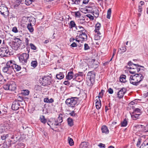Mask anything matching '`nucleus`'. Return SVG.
Masks as SVG:
<instances>
[{"label":"nucleus","instance_id":"7c9ffc66","mask_svg":"<svg viewBox=\"0 0 148 148\" xmlns=\"http://www.w3.org/2000/svg\"><path fill=\"white\" fill-rule=\"evenodd\" d=\"M99 101H97L95 103L96 107L97 109H99L101 107V103L100 100Z\"/></svg>","mask_w":148,"mask_h":148},{"label":"nucleus","instance_id":"6ab92c4d","mask_svg":"<svg viewBox=\"0 0 148 148\" xmlns=\"http://www.w3.org/2000/svg\"><path fill=\"white\" fill-rule=\"evenodd\" d=\"M34 23H28L27 25V28L31 32H32L34 31V28L32 27L33 25H34Z\"/></svg>","mask_w":148,"mask_h":148},{"label":"nucleus","instance_id":"ea45409f","mask_svg":"<svg viewBox=\"0 0 148 148\" xmlns=\"http://www.w3.org/2000/svg\"><path fill=\"white\" fill-rule=\"evenodd\" d=\"M104 92V90H101V91L99 93V96H98V97L99 98H102L103 96Z\"/></svg>","mask_w":148,"mask_h":148},{"label":"nucleus","instance_id":"20e7f679","mask_svg":"<svg viewBox=\"0 0 148 148\" xmlns=\"http://www.w3.org/2000/svg\"><path fill=\"white\" fill-rule=\"evenodd\" d=\"M87 7L88 9L86 10L87 11H89V12L92 13L96 18L99 16V12L98 8L96 7L94 3H91L90 5L87 6Z\"/></svg>","mask_w":148,"mask_h":148},{"label":"nucleus","instance_id":"79ce46f5","mask_svg":"<svg viewBox=\"0 0 148 148\" xmlns=\"http://www.w3.org/2000/svg\"><path fill=\"white\" fill-rule=\"evenodd\" d=\"M83 73L82 72H79L78 73H76L75 75V78H77L79 76H81L82 78Z\"/></svg>","mask_w":148,"mask_h":148},{"label":"nucleus","instance_id":"f03ea898","mask_svg":"<svg viewBox=\"0 0 148 148\" xmlns=\"http://www.w3.org/2000/svg\"><path fill=\"white\" fill-rule=\"evenodd\" d=\"M78 28L80 29L78 31V33L79 35L76 37L75 40L78 42H81L82 43V42L86 41L87 40V36L86 33V31L81 26H79Z\"/></svg>","mask_w":148,"mask_h":148},{"label":"nucleus","instance_id":"9d476101","mask_svg":"<svg viewBox=\"0 0 148 148\" xmlns=\"http://www.w3.org/2000/svg\"><path fill=\"white\" fill-rule=\"evenodd\" d=\"M10 52L8 47H1L0 49V56L1 57L7 56L10 55Z\"/></svg>","mask_w":148,"mask_h":148},{"label":"nucleus","instance_id":"4c0bfd02","mask_svg":"<svg viewBox=\"0 0 148 148\" xmlns=\"http://www.w3.org/2000/svg\"><path fill=\"white\" fill-rule=\"evenodd\" d=\"M144 126L142 125H136L135 127L136 128L138 129V131H140V129L142 128H144Z\"/></svg>","mask_w":148,"mask_h":148},{"label":"nucleus","instance_id":"3c124183","mask_svg":"<svg viewBox=\"0 0 148 148\" xmlns=\"http://www.w3.org/2000/svg\"><path fill=\"white\" fill-rule=\"evenodd\" d=\"M35 19L34 18H30L29 19V23H34Z\"/></svg>","mask_w":148,"mask_h":148},{"label":"nucleus","instance_id":"423d86ee","mask_svg":"<svg viewBox=\"0 0 148 148\" xmlns=\"http://www.w3.org/2000/svg\"><path fill=\"white\" fill-rule=\"evenodd\" d=\"M78 99L77 97H71L66 99L65 103L69 107L73 108L77 104Z\"/></svg>","mask_w":148,"mask_h":148},{"label":"nucleus","instance_id":"4d7b16f0","mask_svg":"<svg viewBox=\"0 0 148 148\" xmlns=\"http://www.w3.org/2000/svg\"><path fill=\"white\" fill-rule=\"evenodd\" d=\"M98 146L100 148H102V147H104V148H105V145L103 144L102 143H99V144Z\"/></svg>","mask_w":148,"mask_h":148},{"label":"nucleus","instance_id":"f8f14e48","mask_svg":"<svg viewBox=\"0 0 148 148\" xmlns=\"http://www.w3.org/2000/svg\"><path fill=\"white\" fill-rule=\"evenodd\" d=\"M101 27V24L99 23H97L95 26V29L94 31L95 33H97V34L95 35V38H97V40L100 39V37L101 36V34L99 31Z\"/></svg>","mask_w":148,"mask_h":148},{"label":"nucleus","instance_id":"774afa93","mask_svg":"<svg viewBox=\"0 0 148 148\" xmlns=\"http://www.w3.org/2000/svg\"><path fill=\"white\" fill-rule=\"evenodd\" d=\"M133 64H134L132 63L131 62V61H130L128 62V65L129 66H132L133 65Z\"/></svg>","mask_w":148,"mask_h":148},{"label":"nucleus","instance_id":"f257e3e1","mask_svg":"<svg viewBox=\"0 0 148 148\" xmlns=\"http://www.w3.org/2000/svg\"><path fill=\"white\" fill-rule=\"evenodd\" d=\"M14 61L11 60L8 62L5 66L3 69V71L9 75L12 74L15 71H19L21 67V66L14 63Z\"/></svg>","mask_w":148,"mask_h":148},{"label":"nucleus","instance_id":"c756f323","mask_svg":"<svg viewBox=\"0 0 148 148\" xmlns=\"http://www.w3.org/2000/svg\"><path fill=\"white\" fill-rule=\"evenodd\" d=\"M44 101L45 102L47 103H52L53 102V100L52 98L49 99L48 98L46 97L44 99Z\"/></svg>","mask_w":148,"mask_h":148},{"label":"nucleus","instance_id":"9b49d317","mask_svg":"<svg viewBox=\"0 0 148 148\" xmlns=\"http://www.w3.org/2000/svg\"><path fill=\"white\" fill-rule=\"evenodd\" d=\"M132 66V70L129 71L130 73L132 74H136L140 70V67L144 68L143 66H141L137 64H133Z\"/></svg>","mask_w":148,"mask_h":148},{"label":"nucleus","instance_id":"de8ad7c7","mask_svg":"<svg viewBox=\"0 0 148 148\" xmlns=\"http://www.w3.org/2000/svg\"><path fill=\"white\" fill-rule=\"evenodd\" d=\"M148 95V92L147 91H145L143 95V98H145L147 97Z\"/></svg>","mask_w":148,"mask_h":148},{"label":"nucleus","instance_id":"09e8293b","mask_svg":"<svg viewBox=\"0 0 148 148\" xmlns=\"http://www.w3.org/2000/svg\"><path fill=\"white\" fill-rule=\"evenodd\" d=\"M86 16L87 17L89 18L90 20H93L94 19L93 16L90 14H87Z\"/></svg>","mask_w":148,"mask_h":148},{"label":"nucleus","instance_id":"0e129e2a","mask_svg":"<svg viewBox=\"0 0 148 148\" xmlns=\"http://www.w3.org/2000/svg\"><path fill=\"white\" fill-rule=\"evenodd\" d=\"M24 93L26 95H29V91L27 90H25L24 91Z\"/></svg>","mask_w":148,"mask_h":148},{"label":"nucleus","instance_id":"2eb2a0df","mask_svg":"<svg viewBox=\"0 0 148 148\" xmlns=\"http://www.w3.org/2000/svg\"><path fill=\"white\" fill-rule=\"evenodd\" d=\"M19 105L17 101H15L13 102L12 108L13 110H17L19 108Z\"/></svg>","mask_w":148,"mask_h":148},{"label":"nucleus","instance_id":"e433bc0d","mask_svg":"<svg viewBox=\"0 0 148 148\" xmlns=\"http://www.w3.org/2000/svg\"><path fill=\"white\" fill-rule=\"evenodd\" d=\"M9 134H3L1 136V138L2 140H5L6 138H8Z\"/></svg>","mask_w":148,"mask_h":148},{"label":"nucleus","instance_id":"338daca9","mask_svg":"<svg viewBox=\"0 0 148 148\" xmlns=\"http://www.w3.org/2000/svg\"><path fill=\"white\" fill-rule=\"evenodd\" d=\"M74 4H79V3L81 1L80 0H75Z\"/></svg>","mask_w":148,"mask_h":148},{"label":"nucleus","instance_id":"f704fd0d","mask_svg":"<svg viewBox=\"0 0 148 148\" xmlns=\"http://www.w3.org/2000/svg\"><path fill=\"white\" fill-rule=\"evenodd\" d=\"M111 13V10L109 8L107 12V18L108 19H110Z\"/></svg>","mask_w":148,"mask_h":148},{"label":"nucleus","instance_id":"412c9836","mask_svg":"<svg viewBox=\"0 0 148 148\" xmlns=\"http://www.w3.org/2000/svg\"><path fill=\"white\" fill-rule=\"evenodd\" d=\"M73 73L72 71H70L68 73L66 76V79L69 80H71L73 78Z\"/></svg>","mask_w":148,"mask_h":148},{"label":"nucleus","instance_id":"a211bd4d","mask_svg":"<svg viewBox=\"0 0 148 148\" xmlns=\"http://www.w3.org/2000/svg\"><path fill=\"white\" fill-rule=\"evenodd\" d=\"M101 130L102 133H105L106 134H108L109 132V131L108 128L106 125L103 126L101 128Z\"/></svg>","mask_w":148,"mask_h":148},{"label":"nucleus","instance_id":"c03bdc74","mask_svg":"<svg viewBox=\"0 0 148 148\" xmlns=\"http://www.w3.org/2000/svg\"><path fill=\"white\" fill-rule=\"evenodd\" d=\"M133 112L139 114H140L141 112L140 110L138 108H136L134 110Z\"/></svg>","mask_w":148,"mask_h":148},{"label":"nucleus","instance_id":"603ef678","mask_svg":"<svg viewBox=\"0 0 148 148\" xmlns=\"http://www.w3.org/2000/svg\"><path fill=\"white\" fill-rule=\"evenodd\" d=\"M29 40L27 38H25V42L26 45L27 46L29 45Z\"/></svg>","mask_w":148,"mask_h":148},{"label":"nucleus","instance_id":"ddd939ff","mask_svg":"<svg viewBox=\"0 0 148 148\" xmlns=\"http://www.w3.org/2000/svg\"><path fill=\"white\" fill-rule=\"evenodd\" d=\"M62 115L60 114L56 120L55 121V123L54 125L56 126L60 125H61V123L62 122Z\"/></svg>","mask_w":148,"mask_h":148},{"label":"nucleus","instance_id":"c85d7f7f","mask_svg":"<svg viewBox=\"0 0 148 148\" xmlns=\"http://www.w3.org/2000/svg\"><path fill=\"white\" fill-rule=\"evenodd\" d=\"M88 144L86 142H82L79 145V148H87Z\"/></svg>","mask_w":148,"mask_h":148},{"label":"nucleus","instance_id":"39448f33","mask_svg":"<svg viewBox=\"0 0 148 148\" xmlns=\"http://www.w3.org/2000/svg\"><path fill=\"white\" fill-rule=\"evenodd\" d=\"M95 74L92 71L89 72L87 74L86 77V83L87 85L89 86H91L95 82Z\"/></svg>","mask_w":148,"mask_h":148},{"label":"nucleus","instance_id":"aec40b11","mask_svg":"<svg viewBox=\"0 0 148 148\" xmlns=\"http://www.w3.org/2000/svg\"><path fill=\"white\" fill-rule=\"evenodd\" d=\"M136 112H133L131 114V116L132 119L134 120H136L137 119L138 117L140 114H137Z\"/></svg>","mask_w":148,"mask_h":148},{"label":"nucleus","instance_id":"dca6fc26","mask_svg":"<svg viewBox=\"0 0 148 148\" xmlns=\"http://www.w3.org/2000/svg\"><path fill=\"white\" fill-rule=\"evenodd\" d=\"M16 88L15 83L13 82H10L9 83V90H14Z\"/></svg>","mask_w":148,"mask_h":148},{"label":"nucleus","instance_id":"680f3d73","mask_svg":"<svg viewBox=\"0 0 148 148\" xmlns=\"http://www.w3.org/2000/svg\"><path fill=\"white\" fill-rule=\"evenodd\" d=\"M89 0H84L83 1V3L86 4L89 2Z\"/></svg>","mask_w":148,"mask_h":148},{"label":"nucleus","instance_id":"473e14b6","mask_svg":"<svg viewBox=\"0 0 148 148\" xmlns=\"http://www.w3.org/2000/svg\"><path fill=\"white\" fill-rule=\"evenodd\" d=\"M42 87L38 85H36L34 87V89L37 91H40L42 90Z\"/></svg>","mask_w":148,"mask_h":148},{"label":"nucleus","instance_id":"5701e85b","mask_svg":"<svg viewBox=\"0 0 148 148\" xmlns=\"http://www.w3.org/2000/svg\"><path fill=\"white\" fill-rule=\"evenodd\" d=\"M69 114L70 116H72L73 118H75L76 119L78 116L77 114L76 113H75L74 111H70V112Z\"/></svg>","mask_w":148,"mask_h":148},{"label":"nucleus","instance_id":"49530a36","mask_svg":"<svg viewBox=\"0 0 148 148\" xmlns=\"http://www.w3.org/2000/svg\"><path fill=\"white\" fill-rule=\"evenodd\" d=\"M90 49V47L86 43L84 45V50H87Z\"/></svg>","mask_w":148,"mask_h":148},{"label":"nucleus","instance_id":"c9c22d12","mask_svg":"<svg viewBox=\"0 0 148 148\" xmlns=\"http://www.w3.org/2000/svg\"><path fill=\"white\" fill-rule=\"evenodd\" d=\"M68 141L69 143L71 146H72L73 145L74 142L72 138L70 137H68Z\"/></svg>","mask_w":148,"mask_h":148},{"label":"nucleus","instance_id":"58836bf2","mask_svg":"<svg viewBox=\"0 0 148 148\" xmlns=\"http://www.w3.org/2000/svg\"><path fill=\"white\" fill-rule=\"evenodd\" d=\"M3 88L5 90H9V83L4 84Z\"/></svg>","mask_w":148,"mask_h":148},{"label":"nucleus","instance_id":"7ed1b4c3","mask_svg":"<svg viewBox=\"0 0 148 148\" xmlns=\"http://www.w3.org/2000/svg\"><path fill=\"white\" fill-rule=\"evenodd\" d=\"M144 78L143 75L140 73L131 75L130 78V83L133 85L137 86Z\"/></svg>","mask_w":148,"mask_h":148},{"label":"nucleus","instance_id":"393cba45","mask_svg":"<svg viewBox=\"0 0 148 148\" xmlns=\"http://www.w3.org/2000/svg\"><path fill=\"white\" fill-rule=\"evenodd\" d=\"M127 120L128 119L126 118L123 121L121 122V127H125L127 125Z\"/></svg>","mask_w":148,"mask_h":148},{"label":"nucleus","instance_id":"4be33fe9","mask_svg":"<svg viewBox=\"0 0 148 148\" xmlns=\"http://www.w3.org/2000/svg\"><path fill=\"white\" fill-rule=\"evenodd\" d=\"M140 148H148V140L144 141L140 147Z\"/></svg>","mask_w":148,"mask_h":148},{"label":"nucleus","instance_id":"4468645a","mask_svg":"<svg viewBox=\"0 0 148 148\" xmlns=\"http://www.w3.org/2000/svg\"><path fill=\"white\" fill-rule=\"evenodd\" d=\"M126 92V90L124 88H122L117 93V95L119 99L122 98Z\"/></svg>","mask_w":148,"mask_h":148},{"label":"nucleus","instance_id":"6e6552de","mask_svg":"<svg viewBox=\"0 0 148 148\" xmlns=\"http://www.w3.org/2000/svg\"><path fill=\"white\" fill-rule=\"evenodd\" d=\"M29 54L26 53H23L20 54L18 57V58L20 63L26 65L27 61L29 58Z\"/></svg>","mask_w":148,"mask_h":148},{"label":"nucleus","instance_id":"052dcab7","mask_svg":"<svg viewBox=\"0 0 148 148\" xmlns=\"http://www.w3.org/2000/svg\"><path fill=\"white\" fill-rule=\"evenodd\" d=\"M141 139H138V141L137 143V146L138 147L140 145V144L141 143Z\"/></svg>","mask_w":148,"mask_h":148},{"label":"nucleus","instance_id":"b1692460","mask_svg":"<svg viewBox=\"0 0 148 148\" xmlns=\"http://www.w3.org/2000/svg\"><path fill=\"white\" fill-rule=\"evenodd\" d=\"M67 122L69 125L71 127L73 125V119L70 118H69L67 119Z\"/></svg>","mask_w":148,"mask_h":148},{"label":"nucleus","instance_id":"864d4df0","mask_svg":"<svg viewBox=\"0 0 148 148\" xmlns=\"http://www.w3.org/2000/svg\"><path fill=\"white\" fill-rule=\"evenodd\" d=\"M70 46L71 47H76L77 46V45L76 44V43L74 42Z\"/></svg>","mask_w":148,"mask_h":148},{"label":"nucleus","instance_id":"72a5a7b5","mask_svg":"<svg viewBox=\"0 0 148 148\" xmlns=\"http://www.w3.org/2000/svg\"><path fill=\"white\" fill-rule=\"evenodd\" d=\"M37 62L36 60L33 61L31 63V66L34 68H35L37 66Z\"/></svg>","mask_w":148,"mask_h":148},{"label":"nucleus","instance_id":"69168bd1","mask_svg":"<svg viewBox=\"0 0 148 148\" xmlns=\"http://www.w3.org/2000/svg\"><path fill=\"white\" fill-rule=\"evenodd\" d=\"M64 84L66 85H69L70 84V82L68 81H65L64 82Z\"/></svg>","mask_w":148,"mask_h":148},{"label":"nucleus","instance_id":"bb28decb","mask_svg":"<svg viewBox=\"0 0 148 148\" xmlns=\"http://www.w3.org/2000/svg\"><path fill=\"white\" fill-rule=\"evenodd\" d=\"M40 119L41 122L43 124H45L47 121L46 119L43 115L40 116Z\"/></svg>","mask_w":148,"mask_h":148},{"label":"nucleus","instance_id":"1a4fd4ad","mask_svg":"<svg viewBox=\"0 0 148 148\" xmlns=\"http://www.w3.org/2000/svg\"><path fill=\"white\" fill-rule=\"evenodd\" d=\"M9 11L8 8L4 4L0 5V13L4 18H7L9 15Z\"/></svg>","mask_w":148,"mask_h":148},{"label":"nucleus","instance_id":"a878e982","mask_svg":"<svg viewBox=\"0 0 148 148\" xmlns=\"http://www.w3.org/2000/svg\"><path fill=\"white\" fill-rule=\"evenodd\" d=\"M56 77L58 79L60 80L64 78V75L62 73L60 72L56 75Z\"/></svg>","mask_w":148,"mask_h":148},{"label":"nucleus","instance_id":"e2e57ef3","mask_svg":"<svg viewBox=\"0 0 148 148\" xmlns=\"http://www.w3.org/2000/svg\"><path fill=\"white\" fill-rule=\"evenodd\" d=\"M75 15L76 17H79L80 16V14L79 12H75Z\"/></svg>","mask_w":148,"mask_h":148},{"label":"nucleus","instance_id":"0eeeda50","mask_svg":"<svg viewBox=\"0 0 148 148\" xmlns=\"http://www.w3.org/2000/svg\"><path fill=\"white\" fill-rule=\"evenodd\" d=\"M39 82L40 83H42V85L44 86L49 85L51 82V78L49 76H45L42 78H40Z\"/></svg>","mask_w":148,"mask_h":148},{"label":"nucleus","instance_id":"cd10ccee","mask_svg":"<svg viewBox=\"0 0 148 148\" xmlns=\"http://www.w3.org/2000/svg\"><path fill=\"white\" fill-rule=\"evenodd\" d=\"M126 76L125 75H122L120 77V80L122 82L125 83L126 81Z\"/></svg>","mask_w":148,"mask_h":148},{"label":"nucleus","instance_id":"bf43d9fd","mask_svg":"<svg viewBox=\"0 0 148 148\" xmlns=\"http://www.w3.org/2000/svg\"><path fill=\"white\" fill-rule=\"evenodd\" d=\"M5 79H3V76L0 75V82H3V81H5Z\"/></svg>","mask_w":148,"mask_h":148},{"label":"nucleus","instance_id":"8fccbe9b","mask_svg":"<svg viewBox=\"0 0 148 148\" xmlns=\"http://www.w3.org/2000/svg\"><path fill=\"white\" fill-rule=\"evenodd\" d=\"M12 31L15 33H17L18 32V31L16 27H13L12 29Z\"/></svg>","mask_w":148,"mask_h":148},{"label":"nucleus","instance_id":"a18cd8bd","mask_svg":"<svg viewBox=\"0 0 148 148\" xmlns=\"http://www.w3.org/2000/svg\"><path fill=\"white\" fill-rule=\"evenodd\" d=\"M30 46L31 49H32L35 50L36 49V47L35 46V45L32 43L30 44Z\"/></svg>","mask_w":148,"mask_h":148},{"label":"nucleus","instance_id":"6e6d98bb","mask_svg":"<svg viewBox=\"0 0 148 148\" xmlns=\"http://www.w3.org/2000/svg\"><path fill=\"white\" fill-rule=\"evenodd\" d=\"M108 92L110 94H112L113 93V91L111 88H109L108 90Z\"/></svg>","mask_w":148,"mask_h":148},{"label":"nucleus","instance_id":"2f4dec72","mask_svg":"<svg viewBox=\"0 0 148 148\" xmlns=\"http://www.w3.org/2000/svg\"><path fill=\"white\" fill-rule=\"evenodd\" d=\"M10 141H8V142H5L3 143V146L4 148L9 147L11 145Z\"/></svg>","mask_w":148,"mask_h":148},{"label":"nucleus","instance_id":"a19ab883","mask_svg":"<svg viewBox=\"0 0 148 148\" xmlns=\"http://www.w3.org/2000/svg\"><path fill=\"white\" fill-rule=\"evenodd\" d=\"M120 49L121 51L120 52L121 53H122L126 51V47L125 46L122 47Z\"/></svg>","mask_w":148,"mask_h":148},{"label":"nucleus","instance_id":"37998d69","mask_svg":"<svg viewBox=\"0 0 148 148\" xmlns=\"http://www.w3.org/2000/svg\"><path fill=\"white\" fill-rule=\"evenodd\" d=\"M33 1V0H25V3L27 5H29L31 4Z\"/></svg>","mask_w":148,"mask_h":148},{"label":"nucleus","instance_id":"13d9d810","mask_svg":"<svg viewBox=\"0 0 148 148\" xmlns=\"http://www.w3.org/2000/svg\"><path fill=\"white\" fill-rule=\"evenodd\" d=\"M142 8L141 6H138V12H141L142 11Z\"/></svg>","mask_w":148,"mask_h":148},{"label":"nucleus","instance_id":"f3484780","mask_svg":"<svg viewBox=\"0 0 148 148\" xmlns=\"http://www.w3.org/2000/svg\"><path fill=\"white\" fill-rule=\"evenodd\" d=\"M69 27L70 29H72L73 27H75L77 30H78L77 27L76 26V24L75 22L73 21H71L69 23Z\"/></svg>","mask_w":148,"mask_h":148},{"label":"nucleus","instance_id":"5fc2aeb1","mask_svg":"<svg viewBox=\"0 0 148 148\" xmlns=\"http://www.w3.org/2000/svg\"><path fill=\"white\" fill-rule=\"evenodd\" d=\"M9 135L8 136V138L10 139L11 138V139H13L14 138V136L13 135H12V134H8Z\"/></svg>","mask_w":148,"mask_h":148}]
</instances>
